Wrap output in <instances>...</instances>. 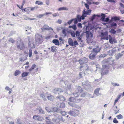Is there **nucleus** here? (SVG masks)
I'll return each instance as SVG.
<instances>
[{
  "label": "nucleus",
  "instance_id": "f257e3e1",
  "mask_svg": "<svg viewBox=\"0 0 124 124\" xmlns=\"http://www.w3.org/2000/svg\"><path fill=\"white\" fill-rule=\"evenodd\" d=\"M76 92H74L73 94L75 96L74 97H70L69 99V101L70 102H69L68 104L70 106L80 109V108L78 105L75 103H72L71 102L78 103L81 101L82 99L79 98L80 94L79 93H81L83 91V88L80 86H78L75 90Z\"/></svg>",
  "mask_w": 124,
  "mask_h": 124
},
{
  "label": "nucleus",
  "instance_id": "f03ea898",
  "mask_svg": "<svg viewBox=\"0 0 124 124\" xmlns=\"http://www.w3.org/2000/svg\"><path fill=\"white\" fill-rule=\"evenodd\" d=\"M90 27L88 26H85L84 28L86 29V31L85 32L86 33L87 41L88 43H91L93 41V35L89 31Z\"/></svg>",
  "mask_w": 124,
  "mask_h": 124
},
{
  "label": "nucleus",
  "instance_id": "7ed1b4c3",
  "mask_svg": "<svg viewBox=\"0 0 124 124\" xmlns=\"http://www.w3.org/2000/svg\"><path fill=\"white\" fill-rule=\"evenodd\" d=\"M93 50L91 53L89 55V57L91 59L93 60L95 59V56L97 53L100 52L101 48L97 46L94 48L93 49Z\"/></svg>",
  "mask_w": 124,
  "mask_h": 124
},
{
  "label": "nucleus",
  "instance_id": "20e7f679",
  "mask_svg": "<svg viewBox=\"0 0 124 124\" xmlns=\"http://www.w3.org/2000/svg\"><path fill=\"white\" fill-rule=\"evenodd\" d=\"M35 43L37 45L42 43L43 42V38L41 35L37 34L35 36Z\"/></svg>",
  "mask_w": 124,
  "mask_h": 124
},
{
  "label": "nucleus",
  "instance_id": "39448f33",
  "mask_svg": "<svg viewBox=\"0 0 124 124\" xmlns=\"http://www.w3.org/2000/svg\"><path fill=\"white\" fill-rule=\"evenodd\" d=\"M85 8L82 11V15L81 17V19L83 20L85 19V17H86L87 15H90L91 13L92 10L90 9L87 10H85Z\"/></svg>",
  "mask_w": 124,
  "mask_h": 124
},
{
  "label": "nucleus",
  "instance_id": "423d86ee",
  "mask_svg": "<svg viewBox=\"0 0 124 124\" xmlns=\"http://www.w3.org/2000/svg\"><path fill=\"white\" fill-rule=\"evenodd\" d=\"M79 113V110L74 109L73 110H70L69 112V115L75 116H78Z\"/></svg>",
  "mask_w": 124,
  "mask_h": 124
},
{
  "label": "nucleus",
  "instance_id": "0eeeda50",
  "mask_svg": "<svg viewBox=\"0 0 124 124\" xmlns=\"http://www.w3.org/2000/svg\"><path fill=\"white\" fill-rule=\"evenodd\" d=\"M68 42L70 45L73 46L78 45V43L77 41L75 40L73 42L72 39L70 38L69 39Z\"/></svg>",
  "mask_w": 124,
  "mask_h": 124
},
{
  "label": "nucleus",
  "instance_id": "6e6552de",
  "mask_svg": "<svg viewBox=\"0 0 124 124\" xmlns=\"http://www.w3.org/2000/svg\"><path fill=\"white\" fill-rule=\"evenodd\" d=\"M53 92L55 94H59L63 92V90L61 88H56L53 90Z\"/></svg>",
  "mask_w": 124,
  "mask_h": 124
},
{
  "label": "nucleus",
  "instance_id": "1a4fd4ad",
  "mask_svg": "<svg viewBox=\"0 0 124 124\" xmlns=\"http://www.w3.org/2000/svg\"><path fill=\"white\" fill-rule=\"evenodd\" d=\"M88 60L87 58L84 57L79 59L78 62L80 65H83L87 63L88 62Z\"/></svg>",
  "mask_w": 124,
  "mask_h": 124
},
{
  "label": "nucleus",
  "instance_id": "9d476101",
  "mask_svg": "<svg viewBox=\"0 0 124 124\" xmlns=\"http://www.w3.org/2000/svg\"><path fill=\"white\" fill-rule=\"evenodd\" d=\"M80 68V70L85 71L88 70L89 67L87 64H85L84 65L81 66Z\"/></svg>",
  "mask_w": 124,
  "mask_h": 124
},
{
  "label": "nucleus",
  "instance_id": "9b49d317",
  "mask_svg": "<svg viewBox=\"0 0 124 124\" xmlns=\"http://www.w3.org/2000/svg\"><path fill=\"white\" fill-rule=\"evenodd\" d=\"M108 36L109 37V41L110 43L112 44L114 43L117 42V40L115 37L112 38L110 35H109Z\"/></svg>",
  "mask_w": 124,
  "mask_h": 124
},
{
  "label": "nucleus",
  "instance_id": "f8f14e48",
  "mask_svg": "<svg viewBox=\"0 0 124 124\" xmlns=\"http://www.w3.org/2000/svg\"><path fill=\"white\" fill-rule=\"evenodd\" d=\"M33 118L36 120L39 121H42L44 119L43 118L39 115H34L33 117Z\"/></svg>",
  "mask_w": 124,
  "mask_h": 124
},
{
  "label": "nucleus",
  "instance_id": "ddd939ff",
  "mask_svg": "<svg viewBox=\"0 0 124 124\" xmlns=\"http://www.w3.org/2000/svg\"><path fill=\"white\" fill-rule=\"evenodd\" d=\"M46 122L47 124H54L51 121V119L49 116H48L46 118Z\"/></svg>",
  "mask_w": 124,
  "mask_h": 124
},
{
  "label": "nucleus",
  "instance_id": "4468645a",
  "mask_svg": "<svg viewBox=\"0 0 124 124\" xmlns=\"http://www.w3.org/2000/svg\"><path fill=\"white\" fill-rule=\"evenodd\" d=\"M17 48L20 50H22L24 48V46L23 42H22L20 43L19 45H17Z\"/></svg>",
  "mask_w": 124,
  "mask_h": 124
},
{
  "label": "nucleus",
  "instance_id": "2eb2a0df",
  "mask_svg": "<svg viewBox=\"0 0 124 124\" xmlns=\"http://www.w3.org/2000/svg\"><path fill=\"white\" fill-rule=\"evenodd\" d=\"M21 9L23 12H26L27 13H29L31 11V8L29 7H27L24 9L23 8Z\"/></svg>",
  "mask_w": 124,
  "mask_h": 124
},
{
  "label": "nucleus",
  "instance_id": "dca6fc26",
  "mask_svg": "<svg viewBox=\"0 0 124 124\" xmlns=\"http://www.w3.org/2000/svg\"><path fill=\"white\" fill-rule=\"evenodd\" d=\"M56 98L59 99L60 100L63 101H65V98L62 95L57 96Z\"/></svg>",
  "mask_w": 124,
  "mask_h": 124
},
{
  "label": "nucleus",
  "instance_id": "f3484780",
  "mask_svg": "<svg viewBox=\"0 0 124 124\" xmlns=\"http://www.w3.org/2000/svg\"><path fill=\"white\" fill-rule=\"evenodd\" d=\"M82 85L84 86H89L90 84L89 82L87 81H84L82 83Z\"/></svg>",
  "mask_w": 124,
  "mask_h": 124
},
{
  "label": "nucleus",
  "instance_id": "a211bd4d",
  "mask_svg": "<svg viewBox=\"0 0 124 124\" xmlns=\"http://www.w3.org/2000/svg\"><path fill=\"white\" fill-rule=\"evenodd\" d=\"M29 73L28 72H25L22 73L21 74V76L22 78L24 77L27 76Z\"/></svg>",
  "mask_w": 124,
  "mask_h": 124
},
{
  "label": "nucleus",
  "instance_id": "6ab92c4d",
  "mask_svg": "<svg viewBox=\"0 0 124 124\" xmlns=\"http://www.w3.org/2000/svg\"><path fill=\"white\" fill-rule=\"evenodd\" d=\"M121 96V94H119L118 95L117 97L116 98L114 102V105H115L116 102L118 101L119 100Z\"/></svg>",
  "mask_w": 124,
  "mask_h": 124
},
{
  "label": "nucleus",
  "instance_id": "aec40b11",
  "mask_svg": "<svg viewBox=\"0 0 124 124\" xmlns=\"http://www.w3.org/2000/svg\"><path fill=\"white\" fill-rule=\"evenodd\" d=\"M53 42L54 43L55 45H59V42L58 40L57 39H54L53 40Z\"/></svg>",
  "mask_w": 124,
  "mask_h": 124
},
{
  "label": "nucleus",
  "instance_id": "412c9836",
  "mask_svg": "<svg viewBox=\"0 0 124 124\" xmlns=\"http://www.w3.org/2000/svg\"><path fill=\"white\" fill-rule=\"evenodd\" d=\"M36 66L35 64H34L32 65L31 67L29 70L30 71H31L33 70L34 69L36 68Z\"/></svg>",
  "mask_w": 124,
  "mask_h": 124
},
{
  "label": "nucleus",
  "instance_id": "4be33fe9",
  "mask_svg": "<svg viewBox=\"0 0 124 124\" xmlns=\"http://www.w3.org/2000/svg\"><path fill=\"white\" fill-rule=\"evenodd\" d=\"M59 111V110L56 107H54L52 108V112H58Z\"/></svg>",
  "mask_w": 124,
  "mask_h": 124
},
{
  "label": "nucleus",
  "instance_id": "5701e85b",
  "mask_svg": "<svg viewBox=\"0 0 124 124\" xmlns=\"http://www.w3.org/2000/svg\"><path fill=\"white\" fill-rule=\"evenodd\" d=\"M52 108L49 107H46V110L48 113L52 112Z\"/></svg>",
  "mask_w": 124,
  "mask_h": 124
},
{
  "label": "nucleus",
  "instance_id": "b1692460",
  "mask_svg": "<svg viewBox=\"0 0 124 124\" xmlns=\"http://www.w3.org/2000/svg\"><path fill=\"white\" fill-rule=\"evenodd\" d=\"M100 90V88H97L94 91V93L96 95H98L99 94V92Z\"/></svg>",
  "mask_w": 124,
  "mask_h": 124
},
{
  "label": "nucleus",
  "instance_id": "393cba45",
  "mask_svg": "<svg viewBox=\"0 0 124 124\" xmlns=\"http://www.w3.org/2000/svg\"><path fill=\"white\" fill-rule=\"evenodd\" d=\"M109 32L111 33V34H116V31L114 29H112L109 31Z\"/></svg>",
  "mask_w": 124,
  "mask_h": 124
},
{
  "label": "nucleus",
  "instance_id": "a878e982",
  "mask_svg": "<svg viewBox=\"0 0 124 124\" xmlns=\"http://www.w3.org/2000/svg\"><path fill=\"white\" fill-rule=\"evenodd\" d=\"M56 48V46H51V51L52 52H55L57 50Z\"/></svg>",
  "mask_w": 124,
  "mask_h": 124
},
{
  "label": "nucleus",
  "instance_id": "bb28decb",
  "mask_svg": "<svg viewBox=\"0 0 124 124\" xmlns=\"http://www.w3.org/2000/svg\"><path fill=\"white\" fill-rule=\"evenodd\" d=\"M27 59V58L25 57L24 55L22 57H21L19 59L20 61L21 62H23Z\"/></svg>",
  "mask_w": 124,
  "mask_h": 124
},
{
  "label": "nucleus",
  "instance_id": "cd10ccee",
  "mask_svg": "<svg viewBox=\"0 0 124 124\" xmlns=\"http://www.w3.org/2000/svg\"><path fill=\"white\" fill-rule=\"evenodd\" d=\"M21 73V71L18 70H16L15 71L14 73V75L15 76H16L18 75L19 74Z\"/></svg>",
  "mask_w": 124,
  "mask_h": 124
},
{
  "label": "nucleus",
  "instance_id": "c85d7f7f",
  "mask_svg": "<svg viewBox=\"0 0 124 124\" xmlns=\"http://www.w3.org/2000/svg\"><path fill=\"white\" fill-rule=\"evenodd\" d=\"M85 75V72H80L79 73V76L80 78H82L83 76H84Z\"/></svg>",
  "mask_w": 124,
  "mask_h": 124
},
{
  "label": "nucleus",
  "instance_id": "c756f323",
  "mask_svg": "<svg viewBox=\"0 0 124 124\" xmlns=\"http://www.w3.org/2000/svg\"><path fill=\"white\" fill-rule=\"evenodd\" d=\"M68 9L66 7H62L58 9L59 11H60L62 10H68Z\"/></svg>",
  "mask_w": 124,
  "mask_h": 124
},
{
  "label": "nucleus",
  "instance_id": "7c9ffc66",
  "mask_svg": "<svg viewBox=\"0 0 124 124\" xmlns=\"http://www.w3.org/2000/svg\"><path fill=\"white\" fill-rule=\"evenodd\" d=\"M101 34L102 36H108V33L107 31H106L104 32H101Z\"/></svg>",
  "mask_w": 124,
  "mask_h": 124
},
{
  "label": "nucleus",
  "instance_id": "2f4dec72",
  "mask_svg": "<svg viewBox=\"0 0 124 124\" xmlns=\"http://www.w3.org/2000/svg\"><path fill=\"white\" fill-rule=\"evenodd\" d=\"M114 110L115 114L117 113L119 111V110L117 108V107L116 106L114 108Z\"/></svg>",
  "mask_w": 124,
  "mask_h": 124
},
{
  "label": "nucleus",
  "instance_id": "473e14b6",
  "mask_svg": "<svg viewBox=\"0 0 124 124\" xmlns=\"http://www.w3.org/2000/svg\"><path fill=\"white\" fill-rule=\"evenodd\" d=\"M65 103L63 102H62L60 103L59 107L62 108H65Z\"/></svg>",
  "mask_w": 124,
  "mask_h": 124
},
{
  "label": "nucleus",
  "instance_id": "72a5a7b5",
  "mask_svg": "<svg viewBox=\"0 0 124 124\" xmlns=\"http://www.w3.org/2000/svg\"><path fill=\"white\" fill-rule=\"evenodd\" d=\"M43 29L44 30H48L50 29L49 26L46 25H45Z\"/></svg>",
  "mask_w": 124,
  "mask_h": 124
},
{
  "label": "nucleus",
  "instance_id": "f704fd0d",
  "mask_svg": "<svg viewBox=\"0 0 124 124\" xmlns=\"http://www.w3.org/2000/svg\"><path fill=\"white\" fill-rule=\"evenodd\" d=\"M78 20L79 22H80L81 20V16L80 15H78L77 16Z\"/></svg>",
  "mask_w": 124,
  "mask_h": 124
},
{
  "label": "nucleus",
  "instance_id": "c9c22d12",
  "mask_svg": "<svg viewBox=\"0 0 124 124\" xmlns=\"http://www.w3.org/2000/svg\"><path fill=\"white\" fill-rule=\"evenodd\" d=\"M40 96L42 98H43L44 100H45V99H46L45 96V94L44 93H41L40 95Z\"/></svg>",
  "mask_w": 124,
  "mask_h": 124
},
{
  "label": "nucleus",
  "instance_id": "e433bc0d",
  "mask_svg": "<svg viewBox=\"0 0 124 124\" xmlns=\"http://www.w3.org/2000/svg\"><path fill=\"white\" fill-rule=\"evenodd\" d=\"M117 118L119 119H122L123 118V117L121 114H119L118 115H117L116 116Z\"/></svg>",
  "mask_w": 124,
  "mask_h": 124
},
{
  "label": "nucleus",
  "instance_id": "4c0bfd02",
  "mask_svg": "<svg viewBox=\"0 0 124 124\" xmlns=\"http://www.w3.org/2000/svg\"><path fill=\"white\" fill-rule=\"evenodd\" d=\"M35 4L38 5H42L43 4V3L39 1H37L35 2Z\"/></svg>",
  "mask_w": 124,
  "mask_h": 124
},
{
  "label": "nucleus",
  "instance_id": "58836bf2",
  "mask_svg": "<svg viewBox=\"0 0 124 124\" xmlns=\"http://www.w3.org/2000/svg\"><path fill=\"white\" fill-rule=\"evenodd\" d=\"M101 19L102 20V21L103 20H105V14H103L102 13L101 14Z\"/></svg>",
  "mask_w": 124,
  "mask_h": 124
},
{
  "label": "nucleus",
  "instance_id": "ea45409f",
  "mask_svg": "<svg viewBox=\"0 0 124 124\" xmlns=\"http://www.w3.org/2000/svg\"><path fill=\"white\" fill-rule=\"evenodd\" d=\"M112 19L114 21L119 20L120 18L117 16H115L112 18Z\"/></svg>",
  "mask_w": 124,
  "mask_h": 124
},
{
  "label": "nucleus",
  "instance_id": "a19ab883",
  "mask_svg": "<svg viewBox=\"0 0 124 124\" xmlns=\"http://www.w3.org/2000/svg\"><path fill=\"white\" fill-rule=\"evenodd\" d=\"M86 94L85 92H84L82 93L80 95V97H84L86 95Z\"/></svg>",
  "mask_w": 124,
  "mask_h": 124
},
{
  "label": "nucleus",
  "instance_id": "79ce46f5",
  "mask_svg": "<svg viewBox=\"0 0 124 124\" xmlns=\"http://www.w3.org/2000/svg\"><path fill=\"white\" fill-rule=\"evenodd\" d=\"M32 54V50L31 49H29V57L31 56Z\"/></svg>",
  "mask_w": 124,
  "mask_h": 124
},
{
  "label": "nucleus",
  "instance_id": "37998d69",
  "mask_svg": "<svg viewBox=\"0 0 124 124\" xmlns=\"http://www.w3.org/2000/svg\"><path fill=\"white\" fill-rule=\"evenodd\" d=\"M120 9L121 12V13L123 14L124 13V7L120 8Z\"/></svg>",
  "mask_w": 124,
  "mask_h": 124
},
{
  "label": "nucleus",
  "instance_id": "c03bdc74",
  "mask_svg": "<svg viewBox=\"0 0 124 124\" xmlns=\"http://www.w3.org/2000/svg\"><path fill=\"white\" fill-rule=\"evenodd\" d=\"M80 34V32L78 31H77L75 33V35L76 37H79Z\"/></svg>",
  "mask_w": 124,
  "mask_h": 124
},
{
  "label": "nucleus",
  "instance_id": "a18cd8bd",
  "mask_svg": "<svg viewBox=\"0 0 124 124\" xmlns=\"http://www.w3.org/2000/svg\"><path fill=\"white\" fill-rule=\"evenodd\" d=\"M39 113H40L44 114V111L42 109H39Z\"/></svg>",
  "mask_w": 124,
  "mask_h": 124
},
{
  "label": "nucleus",
  "instance_id": "49530a36",
  "mask_svg": "<svg viewBox=\"0 0 124 124\" xmlns=\"http://www.w3.org/2000/svg\"><path fill=\"white\" fill-rule=\"evenodd\" d=\"M72 19L73 20L74 23V24H77L78 23V19L76 18H75L74 19Z\"/></svg>",
  "mask_w": 124,
  "mask_h": 124
},
{
  "label": "nucleus",
  "instance_id": "de8ad7c7",
  "mask_svg": "<svg viewBox=\"0 0 124 124\" xmlns=\"http://www.w3.org/2000/svg\"><path fill=\"white\" fill-rule=\"evenodd\" d=\"M57 120V119L56 118H54L53 119L52 121L53 123H54V124H56Z\"/></svg>",
  "mask_w": 124,
  "mask_h": 124
},
{
  "label": "nucleus",
  "instance_id": "09e8293b",
  "mask_svg": "<svg viewBox=\"0 0 124 124\" xmlns=\"http://www.w3.org/2000/svg\"><path fill=\"white\" fill-rule=\"evenodd\" d=\"M113 122L115 123H118V121L117 120L116 118H114L113 120Z\"/></svg>",
  "mask_w": 124,
  "mask_h": 124
},
{
  "label": "nucleus",
  "instance_id": "8fccbe9b",
  "mask_svg": "<svg viewBox=\"0 0 124 124\" xmlns=\"http://www.w3.org/2000/svg\"><path fill=\"white\" fill-rule=\"evenodd\" d=\"M44 16H45L44 14L39 15L37 17L38 18H40Z\"/></svg>",
  "mask_w": 124,
  "mask_h": 124
},
{
  "label": "nucleus",
  "instance_id": "3c124183",
  "mask_svg": "<svg viewBox=\"0 0 124 124\" xmlns=\"http://www.w3.org/2000/svg\"><path fill=\"white\" fill-rule=\"evenodd\" d=\"M71 36L73 37H75V33L74 31H73L70 32Z\"/></svg>",
  "mask_w": 124,
  "mask_h": 124
},
{
  "label": "nucleus",
  "instance_id": "603ef678",
  "mask_svg": "<svg viewBox=\"0 0 124 124\" xmlns=\"http://www.w3.org/2000/svg\"><path fill=\"white\" fill-rule=\"evenodd\" d=\"M108 72V70H105L104 72H102V74L103 75L107 74Z\"/></svg>",
  "mask_w": 124,
  "mask_h": 124
},
{
  "label": "nucleus",
  "instance_id": "864d4df0",
  "mask_svg": "<svg viewBox=\"0 0 124 124\" xmlns=\"http://www.w3.org/2000/svg\"><path fill=\"white\" fill-rule=\"evenodd\" d=\"M25 0H23V1L22 4V5L21 6V8H20V9H21L23 8V6L24 5V4H25Z\"/></svg>",
  "mask_w": 124,
  "mask_h": 124
},
{
  "label": "nucleus",
  "instance_id": "5fc2aeb1",
  "mask_svg": "<svg viewBox=\"0 0 124 124\" xmlns=\"http://www.w3.org/2000/svg\"><path fill=\"white\" fill-rule=\"evenodd\" d=\"M61 113L62 116H65L66 115V112L65 111H61Z\"/></svg>",
  "mask_w": 124,
  "mask_h": 124
},
{
  "label": "nucleus",
  "instance_id": "6e6d98bb",
  "mask_svg": "<svg viewBox=\"0 0 124 124\" xmlns=\"http://www.w3.org/2000/svg\"><path fill=\"white\" fill-rule=\"evenodd\" d=\"M9 41L12 43L15 42V40L12 38H10L9 40Z\"/></svg>",
  "mask_w": 124,
  "mask_h": 124
},
{
  "label": "nucleus",
  "instance_id": "4d7b16f0",
  "mask_svg": "<svg viewBox=\"0 0 124 124\" xmlns=\"http://www.w3.org/2000/svg\"><path fill=\"white\" fill-rule=\"evenodd\" d=\"M59 39L60 40V43H63L64 42V40L62 39V37H60Z\"/></svg>",
  "mask_w": 124,
  "mask_h": 124
},
{
  "label": "nucleus",
  "instance_id": "13d9d810",
  "mask_svg": "<svg viewBox=\"0 0 124 124\" xmlns=\"http://www.w3.org/2000/svg\"><path fill=\"white\" fill-rule=\"evenodd\" d=\"M84 4L86 8L87 9V10H89L88 9L89 8V5L85 3H84Z\"/></svg>",
  "mask_w": 124,
  "mask_h": 124
},
{
  "label": "nucleus",
  "instance_id": "bf43d9fd",
  "mask_svg": "<svg viewBox=\"0 0 124 124\" xmlns=\"http://www.w3.org/2000/svg\"><path fill=\"white\" fill-rule=\"evenodd\" d=\"M77 26L79 28H81L82 27V24L80 23H79L78 24Z\"/></svg>",
  "mask_w": 124,
  "mask_h": 124
},
{
  "label": "nucleus",
  "instance_id": "052dcab7",
  "mask_svg": "<svg viewBox=\"0 0 124 124\" xmlns=\"http://www.w3.org/2000/svg\"><path fill=\"white\" fill-rule=\"evenodd\" d=\"M72 28L74 30H76L77 29L76 25H73Z\"/></svg>",
  "mask_w": 124,
  "mask_h": 124
},
{
  "label": "nucleus",
  "instance_id": "680f3d73",
  "mask_svg": "<svg viewBox=\"0 0 124 124\" xmlns=\"http://www.w3.org/2000/svg\"><path fill=\"white\" fill-rule=\"evenodd\" d=\"M47 98L49 100H52V97L51 96H48Z\"/></svg>",
  "mask_w": 124,
  "mask_h": 124
},
{
  "label": "nucleus",
  "instance_id": "e2e57ef3",
  "mask_svg": "<svg viewBox=\"0 0 124 124\" xmlns=\"http://www.w3.org/2000/svg\"><path fill=\"white\" fill-rule=\"evenodd\" d=\"M58 16L59 14L58 13H54L53 14V16L54 17Z\"/></svg>",
  "mask_w": 124,
  "mask_h": 124
},
{
  "label": "nucleus",
  "instance_id": "0e129e2a",
  "mask_svg": "<svg viewBox=\"0 0 124 124\" xmlns=\"http://www.w3.org/2000/svg\"><path fill=\"white\" fill-rule=\"evenodd\" d=\"M123 54L121 53H119L117 54V56L118 58H120L123 55Z\"/></svg>",
  "mask_w": 124,
  "mask_h": 124
},
{
  "label": "nucleus",
  "instance_id": "69168bd1",
  "mask_svg": "<svg viewBox=\"0 0 124 124\" xmlns=\"http://www.w3.org/2000/svg\"><path fill=\"white\" fill-rule=\"evenodd\" d=\"M109 20V19L108 18H106L105 19V20H103L102 21H104V22H107Z\"/></svg>",
  "mask_w": 124,
  "mask_h": 124
},
{
  "label": "nucleus",
  "instance_id": "338daca9",
  "mask_svg": "<svg viewBox=\"0 0 124 124\" xmlns=\"http://www.w3.org/2000/svg\"><path fill=\"white\" fill-rule=\"evenodd\" d=\"M73 19H71V20L68 21V24H70L72 23V22L73 21Z\"/></svg>",
  "mask_w": 124,
  "mask_h": 124
},
{
  "label": "nucleus",
  "instance_id": "774afa93",
  "mask_svg": "<svg viewBox=\"0 0 124 124\" xmlns=\"http://www.w3.org/2000/svg\"><path fill=\"white\" fill-rule=\"evenodd\" d=\"M95 16H96V15L94 14L93 15V16H92V17L91 18V20H93V19H94L95 18Z\"/></svg>",
  "mask_w": 124,
  "mask_h": 124
}]
</instances>
